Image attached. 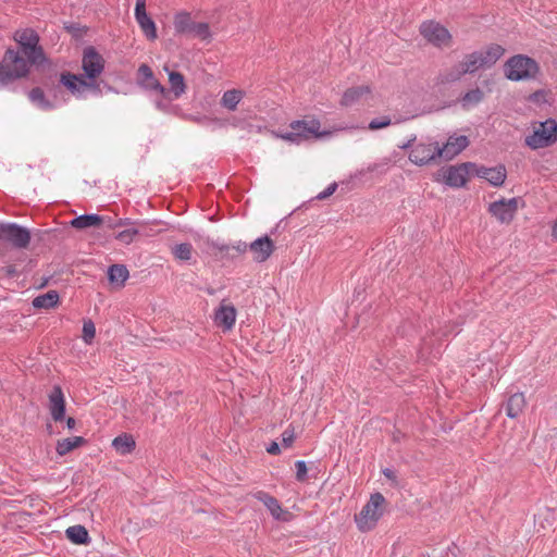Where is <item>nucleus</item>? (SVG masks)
Returning <instances> with one entry per match:
<instances>
[{
  "instance_id": "nucleus-1",
  "label": "nucleus",
  "mask_w": 557,
  "mask_h": 557,
  "mask_svg": "<svg viewBox=\"0 0 557 557\" xmlns=\"http://www.w3.org/2000/svg\"><path fill=\"white\" fill-rule=\"evenodd\" d=\"M13 38L27 59L14 49H7L0 62V86L8 85L17 78L26 76L29 71V63L40 66L48 62L42 47L39 46V36L34 29H18L14 33Z\"/></svg>"
},
{
  "instance_id": "nucleus-2",
  "label": "nucleus",
  "mask_w": 557,
  "mask_h": 557,
  "mask_svg": "<svg viewBox=\"0 0 557 557\" xmlns=\"http://www.w3.org/2000/svg\"><path fill=\"white\" fill-rule=\"evenodd\" d=\"M321 123L317 119L297 120L289 124V131L282 132L277 136L286 141L300 144L311 138L322 137L325 133L320 132Z\"/></svg>"
},
{
  "instance_id": "nucleus-3",
  "label": "nucleus",
  "mask_w": 557,
  "mask_h": 557,
  "mask_svg": "<svg viewBox=\"0 0 557 557\" xmlns=\"http://www.w3.org/2000/svg\"><path fill=\"white\" fill-rule=\"evenodd\" d=\"M539 70L537 62L523 54L511 57L504 65L506 77L515 82L534 78Z\"/></svg>"
},
{
  "instance_id": "nucleus-4",
  "label": "nucleus",
  "mask_w": 557,
  "mask_h": 557,
  "mask_svg": "<svg viewBox=\"0 0 557 557\" xmlns=\"http://www.w3.org/2000/svg\"><path fill=\"white\" fill-rule=\"evenodd\" d=\"M385 497L381 493L371 495L369 502L362 507L359 515H356L355 521L360 531L372 530L379 519L383 516Z\"/></svg>"
},
{
  "instance_id": "nucleus-5",
  "label": "nucleus",
  "mask_w": 557,
  "mask_h": 557,
  "mask_svg": "<svg viewBox=\"0 0 557 557\" xmlns=\"http://www.w3.org/2000/svg\"><path fill=\"white\" fill-rule=\"evenodd\" d=\"M557 141V123L553 119L540 122L531 135L525 137V145L533 150L546 148Z\"/></svg>"
},
{
  "instance_id": "nucleus-6",
  "label": "nucleus",
  "mask_w": 557,
  "mask_h": 557,
  "mask_svg": "<svg viewBox=\"0 0 557 557\" xmlns=\"http://www.w3.org/2000/svg\"><path fill=\"white\" fill-rule=\"evenodd\" d=\"M60 83L76 98H85L86 91L100 95V85L97 82H87L83 75L63 72L60 75Z\"/></svg>"
},
{
  "instance_id": "nucleus-7",
  "label": "nucleus",
  "mask_w": 557,
  "mask_h": 557,
  "mask_svg": "<svg viewBox=\"0 0 557 557\" xmlns=\"http://www.w3.org/2000/svg\"><path fill=\"white\" fill-rule=\"evenodd\" d=\"M174 28L177 34L208 39L211 36L208 23H196L187 12H180L174 17Z\"/></svg>"
},
{
  "instance_id": "nucleus-8",
  "label": "nucleus",
  "mask_w": 557,
  "mask_h": 557,
  "mask_svg": "<svg viewBox=\"0 0 557 557\" xmlns=\"http://www.w3.org/2000/svg\"><path fill=\"white\" fill-rule=\"evenodd\" d=\"M82 69L87 82H96L104 70V59L94 47H86L83 51Z\"/></svg>"
},
{
  "instance_id": "nucleus-9",
  "label": "nucleus",
  "mask_w": 557,
  "mask_h": 557,
  "mask_svg": "<svg viewBox=\"0 0 557 557\" xmlns=\"http://www.w3.org/2000/svg\"><path fill=\"white\" fill-rule=\"evenodd\" d=\"M0 237L18 249L27 248L30 243L29 231L16 223L0 222Z\"/></svg>"
},
{
  "instance_id": "nucleus-10",
  "label": "nucleus",
  "mask_w": 557,
  "mask_h": 557,
  "mask_svg": "<svg viewBox=\"0 0 557 557\" xmlns=\"http://www.w3.org/2000/svg\"><path fill=\"white\" fill-rule=\"evenodd\" d=\"M420 33L428 41L437 47L447 46L451 38L449 32L444 26L433 21L422 23Z\"/></svg>"
},
{
  "instance_id": "nucleus-11",
  "label": "nucleus",
  "mask_w": 557,
  "mask_h": 557,
  "mask_svg": "<svg viewBox=\"0 0 557 557\" xmlns=\"http://www.w3.org/2000/svg\"><path fill=\"white\" fill-rule=\"evenodd\" d=\"M519 198L500 199L490 205L488 211L502 223H509L517 210H518Z\"/></svg>"
},
{
  "instance_id": "nucleus-12",
  "label": "nucleus",
  "mask_w": 557,
  "mask_h": 557,
  "mask_svg": "<svg viewBox=\"0 0 557 557\" xmlns=\"http://www.w3.org/2000/svg\"><path fill=\"white\" fill-rule=\"evenodd\" d=\"M440 146L435 144H418L409 153V160L417 165H425L435 162L438 157Z\"/></svg>"
},
{
  "instance_id": "nucleus-13",
  "label": "nucleus",
  "mask_w": 557,
  "mask_h": 557,
  "mask_svg": "<svg viewBox=\"0 0 557 557\" xmlns=\"http://www.w3.org/2000/svg\"><path fill=\"white\" fill-rule=\"evenodd\" d=\"M274 249V243L268 235L259 237L249 244V250L251 251L256 262H264L268 260Z\"/></svg>"
},
{
  "instance_id": "nucleus-14",
  "label": "nucleus",
  "mask_w": 557,
  "mask_h": 557,
  "mask_svg": "<svg viewBox=\"0 0 557 557\" xmlns=\"http://www.w3.org/2000/svg\"><path fill=\"white\" fill-rule=\"evenodd\" d=\"M49 410L55 422L63 421L65 418V399L62 388L59 385L53 386L49 395Z\"/></svg>"
},
{
  "instance_id": "nucleus-15",
  "label": "nucleus",
  "mask_w": 557,
  "mask_h": 557,
  "mask_svg": "<svg viewBox=\"0 0 557 557\" xmlns=\"http://www.w3.org/2000/svg\"><path fill=\"white\" fill-rule=\"evenodd\" d=\"M468 145L469 139L467 136L461 135L457 137H449L447 143L443 147H440L437 154L441 159L451 160L455 156L466 149Z\"/></svg>"
},
{
  "instance_id": "nucleus-16",
  "label": "nucleus",
  "mask_w": 557,
  "mask_h": 557,
  "mask_svg": "<svg viewBox=\"0 0 557 557\" xmlns=\"http://www.w3.org/2000/svg\"><path fill=\"white\" fill-rule=\"evenodd\" d=\"M468 162L458 166H450L445 175V182L451 187H461L467 182V176H470Z\"/></svg>"
},
{
  "instance_id": "nucleus-17",
  "label": "nucleus",
  "mask_w": 557,
  "mask_h": 557,
  "mask_svg": "<svg viewBox=\"0 0 557 557\" xmlns=\"http://www.w3.org/2000/svg\"><path fill=\"white\" fill-rule=\"evenodd\" d=\"M138 75L141 77L139 82L147 89L156 90L161 95H165L168 91L163 85L154 77V74L149 65L143 63L138 69Z\"/></svg>"
},
{
  "instance_id": "nucleus-18",
  "label": "nucleus",
  "mask_w": 557,
  "mask_h": 557,
  "mask_svg": "<svg viewBox=\"0 0 557 557\" xmlns=\"http://www.w3.org/2000/svg\"><path fill=\"white\" fill-rule=\"evenodd\" d=\"M215 323L225 330H231L236 320V310L233 306L221 305L214 314Z\"/></svg>"
},
{
  "instance_id": "nucleus-19",
  "label": "nucleus",
  "mask_w": 557,
  "mask_h": 557,
  "mask_svg": "<svg viewBox=\"0 0 557 557\" xmlns=\"http://www.w3.org/2000/svg\"><path fill=\"white\" fill-rule=\"evenodd\" d=\"M135 18L138 25L140 26L143 33L147 36V38H157L156 24L152 21V18L147 14L146 9L141 10L140 7L138 9H135Z\"/></svg>"
},
{
  "instance_id": "nucleus-20",
  "label": "nucleus",
  "mask_w": 557,
  "mask_h": 557,
  "mask_svg": "<svg viewBox=\"0 0 557 557\" xmlns=\"http://www.w3.org/2000/svg\"><path fill=\"white\" fill-rule=\"evenodd\" d=\"M103 218L98 214H82L71 220L70 225L76 230L98 227L102 224Z\"/></svg>"
},
{
  "instance_id": "nucleus-21",
  "label": "nucleus",
  "mask_w": 557,
  "mask_h": 557,
  "mask_svg": "<svg viewBox=\"0 0 557 557\" xmlns=\"http://www.w3.org/2000/svg\"><path fill=\"white\" fill-rule=\"evenodd\" d=\"M525 407V398L522 393H516L511 395L506 404L505 410L507 417L513 419L517 418Z\"/></svg>"
},
{
  "instance_id": "nucleus-22",
  "label": "nucleus",
  "mask_w": 557,
  "mask_h": 557,
  "mask_svg": "<svg viewBox=\"0 0 557 557\" xmlns=\"http://www.w3.org/2000/svg\"><path fill=\"white\" fill-rule=\"evenodd\" d=\"M169 82L171 85V89L166 90L168 92L163 95L164 97H168L170 92L173 94L174 99L180 98L186 90L185 79L183 74L180 72H169Z\"/></svg>"
},
{
  "instance_id": "nucleus-23",
  "label": "nucleus",
  "mask_w": 557,
  "mask_h": 557,
  "mask_svg": "<svg viewBox=\"0 0 557 557\" xmlns=\"http://www.w3.org/2000/svg\"><path fill=\"white\" fill-rule=\"evenodd\" d=\"M255 497L264 504V506L270 510L271 515L275 519L281 518L282 507L275 497L271 496L270 494L263 491L257 492L255 494Z\"/></svg>"
},
{
  "instance_id": "nucleus-24",
  "label": "nucleus",
  "mask_w": 557,
  "mask_h": 557,
  "mask_svg": "<svg viewBox=\"0 0 557 557\" xmlns=\"http://www.w3.org/2000/svg\"><path fill=\"white\" fill-rule=\"evenodd\" d=\"M480 52L484 66L491 67L504 55L505 49L499 45L493 44L490 45L486 50Z\"/></svg>"
},
{
  "instance_id": "nucleus-25",
  "label": "nucleus",
  "mask_w": 557,
  "mask_h": 557,
  "mask_svg": "<svg viewBox=\"0 0 557 557\" xmlns=\"http://www.w3.org/2000/svg\"><path fill=\"white\" fill-rule=\"evenodd\" d=\"M86 442L87 441L82 436L63 438V440L58 441L55 449L60 456H65L73 449L86 444Z\"/></svg>"
},
{
  "instance_id": "nucleus-26",
  "label": "nucleus",
  "mask_w": 557,
  "mask_h": 557,
  "mask_svg": "<svg viewBox=\"0 0 557 557\" xmlns=\"http://www.w3.org/2000/svg\"><path fill=\"white\" fill-rule=\"evenodd\" d=\"M129 272L124 264H112L108 270V278L110 283L117 286H124L125 281L128 278Z\"/></svg>"
},
{
  "instance_id": "nucleus-27",
  "label": "nucleus",
  "mask_w": 557,
  "mask_h": 557,
  "mask_svg": "<svg viewBox=\"0 0 557 557\" xmlns=\"http://www.w3.org/2000/svg\"><path fill=\"white\" fill-rule=\"evenodd\" d=\"M66 537L74 544H87L89 542L88 531L81 524L72 525L65 531Z\"/></svg>"
},
{
  "instance_id": "nucleus-28",
  "label": "nucleus",
  "mask_w": 557,
  "mask_h": 557,
  "mask_svg": "<svg viewBox=\"0 0 557 557\" xmlns=\"http://www.w3.org/2000/svg\"><path fill=\"white\" fill-rule=\"evenodd\" d=\"M460 64L463 67V72L467 74L474 73L479 69L485 67L482 61L481 52L479 51L467 54L463 60L460 61Z\"/></svg>"
},
{
  "instance_id": "nucleus-29",
  "label": "nucleus",
  "mask_w": 557,
  "mask_h": 557,
  "mask_svg": "<svg viewBox=\"0 0 557 557\" xmlns=\"http://www.w3.org/2000/svg\"><path fill=\"white\" fill-rule=\"evenodd\" d=\"M370 92L369 86H357L348 88L341 100L342 106L349 107L358 101L363 95Z\"/></svg>"
},
{
  "instance_id": "nucleus-30",
  "label": "nucleus",
  "mask_w": 557,
  "mask_h": 557,
  "mask_svg": "<svg viewBox=\"0 0 557 557\" xmlns=\"http://www.w3.org/2000/svg\"><path fill=\"white\" fill-rule=\"evenodd\" d=\"M112 446L121 455H127L134 450L136 443L132 435L122 434L113 440Z\"/></svg>"
},
{
  "instance_id": "nucleus-31",
  "label": "nucleus",
  "mask_w": 557,
  "mask_h": 557,
  "mask_svg": "<svg viewBox=\"0 0 557 557\" xmlns=\"http://www.w3.org/2000/svg\"><path fill=\"white\" fill-rule=\"evenodd\" d=\"M58 301L59 294L55 290H49L34 298L33 306L37 309H50L57 306Z\"/></svg>"
},
{
  "instance_id": "nucleus-32",
  "label": "nucleus",
  "mask_w": 557,
  "mask_h": 557,
  "mask_svg": "<svg viewBox=\"0 0 557 557\" xmlns=\"http://www.w3.org/2000/svg\"><path fill=\"white\" fill-rule=\"evenodd\" d=\"M244 92L239 89H231L223 94L221 104L227 110L234 111L242 100Z\"/></svg>"
},
{
  "instance_id": "nucleus-33",
  "label": "nucleus",
  "mask_w": 557,
  "mask_h": 557,
  "mask_svg": "<svg viewBox=\"0 0 557 557\" xmlns=\"http://www.w3.org/2000/svg\"><path fill=\"white\" fill-rule=\"evenodd\" d=\"M29 100L41 110H51L53 104L46 99L45 92L40 87L33 88L28 94Z\"/></svg>"
},
{
  "instance_id": "nucleus-34",
  "label": "nucleus",
  "mask_w": 557,
  "mask_h": 557,
  "mask_svg": "<svg viewBox=\"0 0 557 557\" xmlns=\"http://www.w3.org/2000/svg\"><path fill=\"white\" fill-rule=\"evenodd\" d=\"M484 98V92L479 87L467 91L461 98V106L465 109H469L479 104Z\"/></svg>"
},
{
  "instance_id": "nucleus-35",
  "label": "nucleus",
  "mask_w": 557,
  "mask_h": 557,
  "mask_svg": "<svg viewBox=\"0 0 557 557\" xmlns=\"http://www.w3.org/2000/svg\"><path fill=\"white\" fill-rule=\"evenodd\" d=\"M210 245L211 247L224 253H228L231 249L238 253H244L247 251V249H249V245L242 240H238L233 245L220 244L218 242H212Z\"/></svg>"
},
{
  "instance_id": "nucleus-36",
  "label": "nucleus",
  "mask_w": 557,
  "mask_h": 557,
  "mask_svg": "<svg viewBox=\"0 0 557 557\" xmlns=\"http://www.w3.org/2000/svg\"><path fill=\"white\" fill-rule=\"evenodd\" d=\"M506 180V169L504 165L491 168L486 181L493 186H502Z\"/></svg>"
},
{
  "instance_id": "nucleus-37",
  "label": "nucleus",
  "mask_w": 557,
  "mask_h": 557,
  "mask_svg": "<svg viewBox=\"0 0 557 557\" xmlns=\"http://www.w3.org/2000/svg\"><path fill=\"white\" fill-rule=\"evenodd\" d=\"M174 257L181 261H188L191 259L193 246L189 243L175 245L172 248Z\"/></svg>"
},
{
  "instance_id": "nucleus-38",
  "label": "nucleus",
  "mask_w": 557,
  "mask_h": 557,
  "mask_svg": "<svg viewBox=\"0 0 557 557\" xmlns=\"http://www.w3.org/2000/svg\"><path fill=\"white\" fill-rule=\"evenodd\" d=\"M465 74H467V73L463 72V67L459 62L442 75V82L443 83H453V82L460 79L461 76H463Z\"/></svg>"
},
{
  "instance_id": "nucleus-39",
  "label": "nucleus",
  "mask_w": 557,
  "mask_h": 557,
  "mask_svg": "<svg viewBox=\"0 0 557 557\" xmlns=\"http://www.w3.org/2000/svg\"><path fill=\"white\" fill-rule=\"evenodd\" d=\"M143 230H138V225L136 227L124 230L116 234L115 238L123 244H131L135 236L139 235Z\"/></svg>"
},
{
  "instance_id": "nucleus-40",
  "label": "nucleus",
  "mask_w": 557,
  "mask_h": 557,
  "mask_svg": "<svg viewBox=\"0 0 557 557\" xmlns=\"http://www.w3.org/2000/svg\"><path fill=\"white\" fill-rule=\"evenodd\" d=\"M96 335V326L91 320L84 321L83 339L86 344H90Z\"/></svg>"
},
{
  "instance_id": "nucleus-41",
  "label": "nucleus",
  "mask_w": 557,
  "mask_h": 557,
  "mask_svg": "<svg viewBox=\"0 0 557 557\" xmlns=\"http://www.w3.org/2000/svg\"><path fill=\"white\" fill-rule=\"evenodd\" d=\"M392 124V120L389 116H381L377 119H373L370 121L368 128L370 131H377L381 128H385Z\"/></svg>"
},
{
  "instance_id": "nucleus-42",
  "label": "nucleus",
  "mask_w": 557,
  "mask_h": 557,
  "mask_svg": "<svg viewBox=\"0 0 557 557\" xmlns=\"http://www.w3.org/2000/svg\"><path fill=\"white\" fill-rule=\"evenodd\" d=\"M469 171H471L470 176H478L481 178L487 177L491 168L479 166L475 163L468 162Z\"/></svg>"
},
{
  "instance_id": "nucleus-43",
  "label": "nucleus",
  "mask_w": 557,
  "mask_h": 557,
  "mask_svg": "<svg viewBox=\"0 0 557 557\" xmlns=\"http://www.w3.org/2000/svg\"><path fill=\"white\" fill-rule=\"evenodd\" d=\"M137 225H138V230H143L139 235L154 236L156 234L159 233V231L153 228L154 223L150 224L148 222L138 221Z\"/></svg>"
},
{
  "instance_id": "nucleus-44",
  "label": "nucleus",
  "mask_w": 557,
  "mask_h": 557,
  "mask_svg": "<svg viewBox=\"0 0 557 557\" xmlns=\"http://www.w3.org/2000/svg\"><path fill=\"white\" fill-rule=\"evenodd\" d=\"M295 467H296L297 481L305 482L307 479V471H308L306 462L304 460H298V461H296Z\"/></svg>"
},
{
  "instance_id": "nucleus-45",
  "label": "nucleus",
  "mask_w": 557,
  "mask_h": 557,
  "mask_svg": "<svg viewBox=\"0 0 557 557\" xmlns=\"http://www.w3.org/2000/svg\"><path fill=\"white\" fill-rule=\"evenodd\" d=\"M295 440V433L294 429H286L282 434V443L285 447L292 446L293 442Z\"/></svg>"
},
{
  "instance_id": "nucleus-46",
  "label": "nucleus",
  "mask_w": 557,
  "mask_h": 557,
  "mask_svg": "<svg viewBox=\"0 0 557 557\" xmlns=\"http://www.w3.org/2000/svg\"><path fill=\"white\" fill-rule=\"evenodd\" d=\"M138 221H132L131 219H119L116 221L111 222L108 225L110 228H116L122 226H128V225H136L137 226Z\"/></svg>"
},
{
  "instance_id": "nucleus-47",
  "label": "nucleus",
  "mask_w": 557,
  "mask_h": 557,
  "mask_svg": "<svg viewBox=\"0 0 557 557\" xmlns=\"http://www.w3.org/2000/svg\"><path fill=\"white\" fill-rule=\"evenodd\" d=\"M336 188H337L336 183L329 185L323 191H321L317 196V199L324 200V199L329 198L331 195H333L335 193Z\"/></svg>"
},
{
  "instance_id": "nucleus-48",
  "label": "nucleus",
  "mask_w": 557,
  "mask_h": 557,
  "mask_svg": "<svg viewBox=\"0 0 557 557\" xmlns=\"http://www.w3.org/2000/svg\"><path fill=\"white\" fill-rule=\"evenodd\" d=\"M267 451L271 455H278L281 453L280 445L276 442H272L268 446Z\"/></svg>"
},
{
  "instance_id": "nucleus-49",
  "label": "nucleus",
  "mask_w": 557,
  "mask_h": 557,
  "mask_svg": "<svg viewBox=\"0 0 557 557\" xmlns=\"http://www.w3.org/2000/svg\"><path fill=\"white\" fill-rule=\"evenodd\" d=\"M5 275L9 277H14L17 275V270L14 265H8L4 269Z\"/></svg>"
},
{
  "instance_id": "nucleus-50",
  "label": "nucleus",
  "mask_w": 557,
  "mask_h": 557,
  "mask_svg": "<svg viewBox=\"0 0 557 557\" xmlns=\"http://www.w3.org/2000/svg\"><path fill=\"white\" fill-rule=\"evenodd\" d=\"M382 472H383L384 476L388 480L396 479V472L391 468H385Z\"/></svg>"
},
{
  "instance_id": "nucleus-51",
  "label": "nucleus",
  "mask_w": 557,
  "mask_h": 557,
  "mask_svg": "<svg viewBox=\"0 0 557 557\" xmlns=\"http://www.w3.org/2000/svg\"><path fill=\"white\" fill-rule=\"evenodd\" d=\"M75 425H76V420L74 418H72V417H69L66 419V426H67V429L69 430H73L75 428Z\"/></svg>"
},
{
  "instance_id": "nucleus-52",
  "label": "nucleus",
  "mask_w": 557,
  "mask_h": 557,
  "mask_svg": "<svg viewBox=\"0 0 557 557\" xmlns=\"http://www.w3.org/2000/svg\"><path fill=\"white\" fill-rule=\"evenodd\" d=\"M141 8V10L146 9V0H136L135 9Z\"/></svg>"
},
{
  "instance_id": "nucleus-53",
  "label": "nucleus",
  "mask_w": 557,
  "mask_h": 557,
  "mask_svg": "<svg viewBox=\"0 0 557 557\" xmlns=\"http://www.w3.org/2000/svg\"><path fill=\"white\" fill-rule=\"evenodd\" d=\"M553 237L557 240V221L555 222L552 231Z\"/></svg>"
},
{
  "instance_id": "nucleus-54",
  "label": "nucleus",
  "mask_w": 557,
  "mask_h": 557,
  "mask_svg": "<svg viewBox=\"0 0 557 557\" xmlns=\"http://www.w3.org/2000/svg\"><path fill=\"white\" fill-rule=\"evenodd\" d=\"M410 145H411V140H410V141H408L407 144H405V145L400 146V148H403V149H407Z\"/></svg>"
}]
</instances>
